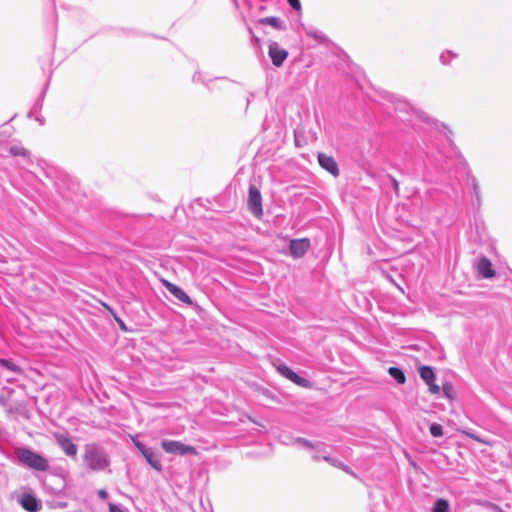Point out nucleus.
I'll return each instance as SVG.
<instances>
[{
	"instance_id": "nucleus-15",
	"label": "nucleus",
	"mask_w": 512,
	"mask_h": 512,
	"mask_svg": "<svg viewBox=\"0 0 512 512\" xmlns=\"http://www.w3.org/2000/svg\"><path fill=\"white\" fill-rule=\"evenodd\" d=\"M419 374L422 380L425 383H430L435 380V374L431 367L429 366H422L419 369Z\"/></svg>"
},
{
	"instance_id": "nucleus-3",
	"label": "nucleus",
	"mask_w": 512,
	"mask_h": 512,
	"mask_svg": "<svg viewBox=\"0 0 512 512\" xmlns=\"http://www.w3.org/2000/svg\"><path fill=\"white\" fill-rule=\"evenodd\" d=\"M162 449L168 454L174 455H198L195 447L186 445L180 441L164 439L161 441Z\"/></svg>"
},
{
	"instance_id": "nucleus-22",
	"label": "nucleus",
	"mask_w": 512,
	"mask_h": 512,
	"mask_svg": "<svg viewBox=\"0 0 512 512\" xmlns=\"http://www.w3.org/2000/svg\"><path fill=\"white\" fill-rule=\"evenodd\" d=\"M10 152L14 156H25L27 154L26 149L23 147H19V146L11 147Z\"/></svg>"
},
{
	"instance_id": "nucleus-21",
	"label": "nucleus",
	"mask_w": 512,
	"mask_h": 512,
	"mask_svg": "<svg viewBox=\"0 0 512 512\" xmlns=\"http://www.w3.org/2000/svg\"><path fill=\"white\" fill-rule=\"evenodd\" d=\"M261 23L262 24H268L276 29H280L281 28V25L279 23V20L278 18L276 17H266V18H263L261 19Z\"/></svg>"
},
{
	"instance_id": "nucleus-2",
	"label": "nucleus",
	"mask_w": 512,
	"mask_h": 512,
	"mask_svg": "<svg viewBox=\"0 0 512 512\" xmlns=\"http://www.w3.org/2000/svg\"><path fill=\"white\" fill-rule=\"evenodd\" d=\"M84 464L92 471H103L110 466V458L105 449L98 444L85 445Z\"/></svg>"
},
{
	"instance_id": "nucleus-17",
	"label": "nucleus",
	"mask_w": 512,
	"mask_h": 512,
	"mask_svg": "<svg viewBox=\"0 0 512 512\" xmlns=\"http://www.w3.org/2000/svg\"><path fill=\"white\" fill-rule=\"evenodd\" d=\"M295 442L300 444L302 447L311 449V450H317L320 451V446L323 448V443L317 442L313 443L305 438L298 437L295 439Z\"/></svg>"
},
{
	"instance_id": "nucleus-7",
	"label": "nucleus",
	"mask_w": 512,
	"mask_h": 512,
	"mask_svg": "<svg viewBox=\"0 0 512 512\" xmlns=\"http://www.w3.org/2000/svg\"><path fill=\"white\" fill-rule=\"evenodd\" d=\"M268 53L273 65L276 67H280L288 57V51L280 48L277 42H271L269 44Z\"/></svg>"
},
{
	"instance_id": "nucleus-19",
	"label": "nucleus",
	"mask_w": 512,
	"mask_h": 512,
	"mask_svg": "<svg viewBox=\"0 0 512 512\" xmlns=\"http://www.w3.org/2000/svg\"><path fill=\"white\" fill-rule=\"evenodd\" d=\"M449 503L447 500L439 498L435 501L432 512H449Z\"/></svg>"
},
{
	"instance_id": "nucleus-20",
	"label": "nucleus",
	"mask_w": 512,
	"mask_h": 512,
	"mask_svg": "<svg viewBox=\"0 0 512 512\" xmlns=\"http://www.w3.org/2000/svg\"><path fill=\"white\" fill-rule=\"evenodd\" d=\"M430 433L433 437L443 436V428L438 423H432L429 427Z\"/></svg>"
},
{
	"instance_id": "nucleus-29",
	"label": "nucleus",
	"mask_w": 512,
	"mask_h": 512,
	"mask_svg": "<svg viewBox=\"0 0 512 512\" xmlns=\"http://www.w3.org/2000/svg\"><path fill=\"white\" fill-rule=\"evenodd\" d=\"M102 305H103V307H104V308H106V309L110 312L111 316L114 318V320H115V321L120 320L111 308H109V307H108L106 304H104V303H102Z\"/></svg>"
},
{
	"instance_id": "nucleus-1",
	"label": "nucleus",
	"mask_w": 512,
	"mask_h": 512,
	"mask_svg": "<svg viewBox=\"0 0 512 512\" xmlns=\"http://www.w3.org/2000/svg\"><path fill=\"white\" fill-rule=\"evenodd\" d=\"M14 455L16 462L27 469L46 472L50 468L49 461L46 457L28 447H15Z\"/></svg>"
},
{
	"instance_id": "nucleus-30",
	"label": "nucleus",
	"mask_w": 512,
	"mask_h": 512,
	"mask_svg": "<svg viewBox=\"0 0 512 512\" xmlns=\"http://www.w3.org/2000/svg\"><path fill=\"white\" fill-rule=\"evenodd\" d=\"M98 495L102 499H106L108 497V493L106 490L102 489L98 491Z\"/></svg>"
},
{
	"instance_id": "nucleus-25",
	"label": "nucleus",
	"mask_w": 512,
	"mask_h": 512,
	"mask_svg": "<svg viewBox=\"0 0 512 512\" xmlns=\"http://www.w3.org/2000/svg\"><path fill=\"white\" fill-rule=\"evenodd\" d=\"M109 512H125L120 506L116 504H109Z\"/></svg>"
},
{
	"instance_id": "nucleus-13",
	"label": "nucleus",
	"mask_w": 512,
	"mask_h": 512,
	"mask_svg": "<svg viewBox=\"0 0 512 512\" xmlns=\"http://www.w3.org/2000/svg\"><path fill=\"white\" fill-rule=\"evenodd\" d=\"M21 506L29 512H37L40 508V505L37 499L31 494H25L20 500Z\"/></svg>"
},
{
	"instance_id": "nucleus-5",
	"label": "nucleus",
	"mask_w": 512,
	"mask_h": 512,
	"mask_svg": "<svg viewBox=\"0 0 512 512\" xmlns=\"http://www.w3.org/2000/svg\"><path fill=\"white\" fill-rule=\"evenodd\" d=\"M134 444L152 468L157 471L162 470L161 462L152 448L146 447L139 441L134 442Z\"/></svg>"
},
{
	"instance_id": "nucleus-24",
	"label": "nucleus",
	"mask_w": 512,
	"mask_h": 512,
	"mask_svg": "<svg viewBox=\"0 0 512 512\" xmlns=\"http://www.w3.org/2000/svg\"><path fill=\"white\" fill-rule=\"evenodd\" d=\"M291 7L297 11L301 10V3L300 0H287Z\"/></svg>"
},
{
	"instance_id": "nucleus-28",
	"label": "nucleus",
	"mask_w": 512,
	"mask_h": 512,
	"mask_svg": "<svg viewBox=\"0 0 512 512\" xmlns=\"http://www.w3.org/2000/svg\"><path fill=\"white\" fill-rule=\"evenodd\" d=\"M341 470H343L344 472H346L354 477L356 476L355 473L344 463L342 464Z\"/></svg>"
},
{
	"instance_id": "nucleus-23",
	"label": "nucleus",
	"mask_w": 512,
	"mask_h": 512,
	"mask_svg": "<svg viewBox=\"0 0 512 512\" xmlns=\"http://www.w3.org/2000/svg\"><path fill=\"white\" fill-rule=\"evenodd\" d=\"M426 384L429 386L430 393H432V394L439 393L440 387L437 384H435L434 381L430 382V383H426Z\"/></svg>"
},
{
	"instance_id": "nucleus-4",
	"label": "nucleus",
	"mask_w": 512,
	"mask_h": 512,
	"mask_svg": "<svg viewBox=\"0 0 512 512\" xmlns=\"http://www.w3.org/2000/svg\"><path fill=\"white\" fill-rule=\"evenodd\" d=\"M247 205L248 209L256 218L260 219L263 216L262 196L258 188L254 185L249 187Z\"/></svg>"
},
{
	"instance_id": "nucleus-11",
	"label": "nucleus",
	"mask_w": 512,
	"mask_h": 512,
	"mask_svg": "<svg viewBox=\"0 0 512 512\" xmlns=\"http://www.w3.org/2000/svg\"><path fill=\"white\" fill-rule=\"evenodd\" d=\"M277 370L279 371V373L282 376L291 380L293 383L303 386V387L307 386V380L300 377L298 374H296L294 371H292L288 366L281 364L277 367Z\"/></svg>"
},
{
	"instance_id": "nucleus-31",
	"label": "nucleus",
	"mask_w": 512,
	"mask_h": 512,
	"mask_svg": "<svg viewBox=\"0 0 512 512\" xmlns=\"http://www.w3.org/2000/svg\"><path fill=\"white\" fill-rule=\"evenodd\" d=\"M118 325L120 326V328L123 330V331H127L128 328L126 326V323L125 322H117Z\"/></svg>"
},
{
	"instance_id": "nucleus-10",
	"label": "nucleus",
	"mask_w": 512,
	"mask_h": 512,
	"mask_svg": "<svg viewBox=\"0 0 512 512\" xmlns=\"http://www.w3.org/2000/svg\"><path fill=\"white\" fill-rule=\"evenodd\" d=\"M476 269L478 274L486 279L493 278L496 275L492 263L487 257H481L479 259Z\"/></svg>"
},
{
	"instance_id": "nucleus-18",
	"label": "nucleus",
	"mask_w": 512,
	"mask_h": 512,
	"mask_svg": "<svg viewBox=\"0 0 512 512\" xmlns=\"http://www.w3.org/2000/svg\"><path fill=\"white\" fill-rule=\"evenodd\" d=\"M312 459H313L314 461H319V460H321V459H322V460H324V461L328 462L330 465H332V466H334V467H337V468H339V469H341L342 464H343L340 460H338V459H336V458H332V457H330V455H322L321 457H320V456H318V455H313V456H312Z\"/></svg>"
},
{
	"instance_id": "nucleus-27",
	"label": "nucleus",
	"mask_w": 512,
	"mask_h": 512,
	"mask_svg": "<svg viewBox=\"0 0 512 512\" xmlns=\"http://www.w3.org/2000/svg\"><path fill=\"white\" fill-rule=\"evenodd\" d=\"M314 451V454L313 455H318V456H322V455H329L326 451V446L323 444V448L320 447V451H317V450H313Z\"/></svg>"
},
{
	"instance_id": "nucleus-9",
	"label": "nucleus",
	"mask_w": 512,
	"mask_h": 512,
	"mask_svg": "<svg viewBox=\"0 0 512 512\" xmlns=\"http://www.w3.org/2000/svg\"><path fill=\"white\" fill-rule=\"evenodd\" d=\"M318 162H319V165L323 169L327 170L333 176L336 177L339 175V168H338V165L333 157L328 156L324 153H319L318 154Z\"/></svg>"
},
{
	"instance_id": "nucleus-16",
	"label": "nucleus",
	"mask_w": 512,
	"mask_h": 512,
	"mask_svg": "<svg viewBox=\"0 0 512 512\" xmlns=\"http://www.w3.org/2000/svg\"><path fill=\"white\" fill-rule=\"evenodd\" d=\"M389 375L398 383V384H404L406 381V377L402 369L398 367H390L388 369Z\"/></svg>"
},
{
	"instance_id": "nucleus-6",
	"label": "nucleus",
	"mask_w": 512,
	"mask_h": 512,
	"mask_svg": "<svg viewBox=\"0 0 512 512\" xmlns=\"http://www.w3.org/2000/svg\"><path fill=\"white\" fill-rule=\"evenodd\" d=\"M310 248V240L308 238L292 239L289 245V252L293 258H301Z\"/></svg>"
},
{
	"instance_id": "nucleus-12",
	"label": "nucleus",
	"mask_w": 512,
	"mask_h": 512,
	"mask_svg": "<svg viewBox=\"0 0 512 512\" xmlns=\"http://www.w3.org/2000/svg\"><path fill=\"white\" fill-rule=\"evenodd\" d=\"M57 444L61 447L63 452L69 457H75L77 454V446L66 436L57 435Z\"/></svg>"
},
{
	"instance_id": "nucleus-26",
	"label": "nucleus",
	"mask_w": 512,
	"mask_h": 512,
	"mask_svg": "<svg viewBox=\"0 0 512 512\" xmlns=\"http://www.w3.org/2000/svg\"><path fill=\"white\" fill-rule=\"evenodd\" d=\"M451 390H452V386L450 384H445L443 386V392L444 394L448 397V398H451Z\"/></svg>"
},
{
	"instance_id": "nucleus-14",
	"label": "nucleus",
	"mask_w": 512,
	"mask_h": 512,
	"mask_svg": "<svg viewBox=\"0 0 512 512\" xmlns=\"http://www.w3.org/2000/svg\"><path fill=\"white\" fill-rule=\"evenodd\" d=\"M0 367L15 374H21V368L16 365L11 359L0 358Z\"/></svg>"
},
{
	"instance_id": "nucleus-33",
	"label": "nucleus",
	"mask_w": 512,
	"mask_h": 512,
	"mask_svg": "<svg viewBox=\"0 0 512 512\" xmlns=\"http://www.w3.org/2000/svg\"><path fill=\"white\" fill-rule=\"evenodd\" d=\"M469 436H470L471 438H473V439L477 440V441H480V439H479L478 437H476V436H474V435H472V434H469Z\"/></svg>"
},
{
	"instance_id": "nucleus-32",
	"label": "nucleus",
	"mask_w": 512,
	"mask_h": 512,
	"mask_svg": "<svg viewBox=\"0 0 512 512\" xmlns=\"http://www.w3.org/2000/svg\"><path fill=\"white\" fill-rule=\"evenodd\" d=\"M394 189L397 191L398 190V182L396 180H394Z\"/></svg>"
},
{
	"instance_id": "nucleus-8",
	"label": "nucleus",
	"mask_w": 512,
	"mask_h": 512,
	"mask_svg": "<svg viewBox=\"0 0 512 512\" xmlns=\"http://www.w3.org/2000/svg\"><path fill=\"white\" fill-rule=\"evenodd\" d=\"M161 283L179 301L186 304H192L191 298L185 293L183 289L166 279H161Z\"/></svg>"
}]
</instances>
